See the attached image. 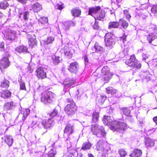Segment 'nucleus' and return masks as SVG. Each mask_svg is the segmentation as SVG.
Here are the masks:
<instances>
[{
  "label": "nucleus",
  "mask_w": 157,
  "mask_h": 157,
  "mask_svg": "<svg viewBox=\"0 0 157 157\" xmlns=\"http://www.w3.org/2000/svg\"><path fill=\"white\" fill-rule=\"evenodd\" d=\"M94 74L98 78L102 76L105 83L108 82L113 75V74L110 72L109 68L107 66L104 67L101 70L99 68H98Z\"/></svg>",
  "instance_id": "f257e3e1"
},
{
  "label": "nucleus",
  "mask_w": 157,
  "mask_h": 157,
  "mask_svg": "<svg viewBox=\"0 0 157 157\" xmlns=\"http://www.w3.org/2000/svg\"><path fill=\"white\" fill-rule=\"evenodd\" d=\"M90 129L92 133L98 137L104 136L106 134L104 128L97 124H92Z\"/></svg>",
  "instance_id": "f03ea898"
},
{
  "label": "nucleus",
  "mask_w": 157,
  "mask_h": 157,
  "mask_svg": "<svg viewBox=\"0 0 157 157\" xmlns=\"http://www.w3.org/2000/svg\"><path fill=\"white\" fill-rule=\"evenodd\" d=\"M127 128L126 124L119 121H114L113 124L110 127L111 130L121 133H123Z\"/></svg>",
  "instance_id": "7ed1b4c3"
},
{
  "label": "nucleus",
  "mask_w": 157,
  "mask_h": 157,
  "mask_svg": "<svg viewBox=\"0 0 157 157\" xmlns=\"http://www.w3.org/2000/svg\"><path fill=\"white\" fill-rule=\"evenodd\" d=\"M55 124L53 119H48V120H43L38 122L37 126L40 128L43 127L46 129H51Z\"/></svg>",
  "instance_id": "20e7f679"
},
{
  "label": "nucleus",
  "mask_w": 157,
  "mask_h": 157,
  "mask_svg": "<svg viewBox=\"0 0 157 157\" xmlns=\"http://www.w3.org/2000/svg\"><path fill=\"white\" fill-rule=\"evenodd\" d=\"M67 100L69 103L68 104L65 108V111L68 115H72L76 111V107L74 102L71 98H67Z\"/></svg>",
  "instance_id": "39448f33"
},
{
  "label": "nucleus",
  "mask_w": 157,
  "mask_h": 157,
  "mask_svg": "<svg viewBox=\"0 0 157 157\" xmlns=\"http://www.w3.org/2000/svg\"><path fill=\"white\" fill-rule=\"evenodd\" d=\"M53 94L51 91L45 92L41 94V101L45 104L51 103L54 98Z\"/></svg>",
  "instance_id": "423d86ee"
},
{
  "label": "nucleus",
  "mask_w": 157,
  "mask_h": 157,
  "mask_svg": "<svg viewBox=\"0 0 157 157\" xmlns=\"http://www.w3.org/2000/svg\"><path fill=\"white\" fill-rule=\"evenodd\" d=\"M114 37L110 33H106L105 36V41L106 46L110 47L115 44Z\"/></svg>",
  "instance_id": "0eeeda50"
},
{
  "label": "nucleus",
  "mask_w": 157,
  "mask_h": 157,
  "mask_svg": "<svg viewBox=\"0 0 157 157\" xmlns=\"http://www.w3.org/2000/svg\"><path fill=\"white\" fill-rule=\"evenodd\" d=\"M45 71V69L43 67H38L36 71V75L39 79H44L46 77Z\"/></svg>",
  "instance_id": "6e6552de"
},
{
  "label": "nucleus",
  "mask_w": 157,
  "mask_h": 157,
  "mask_svg": "<svg viewBox=\"0 0 157 157\" xmlns=\"http://www.w3.org/2000/svg\"><path fill=\"white\" fill-rule=\"evenodd\" d=\"M10 65V62L7 57H4L0 61V68L2 71L7 68Z\"/></svg>",
  "instance_id": "1a4fd4ad"
},
{
  "label": "nucleus",
  "mask_w": 157,
  "mask_h": 157,
  "mask_svg": "<svg viewBox=\"0 0 157 157\" xmlns=\"http://www.w3.org/2000/svg\"><path fill=\"white\" fill-rule=\"evenodd\" d=\"M4 38L6 40H12L14 39L16 36V33L14 31L8 30L4 33Z\"/></svg>",
  "instance_id": "9d476101"
},
{
  "label": "nucleus",
  "mask_w": 157,
  "mask_h": 157,
  "mask_svg": "<svg viewBox=\"0 0 157 157\" xmlns=\"http://www.w3.org/2000/svg\"><path fill=\"white\" fill-rule=\"evenodd\" d=\"M39 21L42 25L43 28L48 29L49 25L48 23V20L47 18L45 17H41L39 19Z\"/></svg>",
  "instance_id": "9b49d317"
},
{
  "label": "nucleus",
  "mask_w": 157,
  "mask_h": 157,
  "mask_svg": "<svg viewBox=\"0 0 157 157\" xmlns=\"http://www.w3.org/2000/svg\"><path fill=\"white\" fill-rule=\"evenodd\" d=\"M75 82V80L70 78H67L64 81L63 85L64 86V89L66 88L73 87Z\"/></svg>",
  "instance_id": "f8f14e48"
},
{
  "label": "nucleus",
  "mask_w": 157,
  "mask_h": 157,
  "mask_svg": "<svg viewBox=\"0 0 157 157\" xmlns=\"http://www.w3.org/2000/svg\"><path fill=\"white\" fill-rule=\"evenodd\" d=\"M74 128L73 124L68 123L66 126L64 131V133H66L67 135H70L74 132Z\"/></svg>",
  "instance_id": "ddd939ff"
},
{
  "label": "nucleus",
  "mask_w": 157,
  "mask_h": 157,
  "mask_svg": "<svg viewBox=\"0 0 157 157\" xmlns=\"http://www.w3.org/2000/svg\"><path fill=\"white\" fill-rule=\"evenodd\" d=\"M113 118L110 116H104V118L102 120L104 124L105 125L112 126L113 124Z\"/></svg>",
  "instance_id": "4468645a"
},
{
  "label": "nucleus",
  "mask_w": 157,
  "mask_h": 157,
  "mask_svg": "<svg viewBox=\"0 0 157 157\" xmlns=\"http://www.w3.org/2000/svg\"><path fill=\"white\" fill-rule=\"evenodd\" d=\"M28 37L29 44L30 46L32 48L34 46L37 45V41L36 36L34 35L31 36L29 35Z\"/></svg>",
  "instance_id": "2eb2a0df"
},
{
  "label": "nucleus",
  "mask_w": 157,
  "mask_h": 157,
  "mask_svg": "<svg viewBox=\"0 0 157 157\" xmlns=\"http://www.w3.org/2000/svg\"><path fill=\"white\" fill-rule=\"evenodd\" d=\"M100 10V6H97L90 8L89 10V14L94 17Z\"/></svg>",
  "instance_id": "dca6fc26"
},
{
  "label": "nucleus",
  "mask_w": 157,
  "mask_h": 157,
  "mask_svg": "<svg viewBox=\"0 0 157 157\" xmlns=\"http://www.w3.org/2000/svg\"><path fill=\"white\" fill-rule=\"evenodd\" d=\"M78 68V63L75 62L70 64L69 70L71 72L75 73Z\"/></svg>",
  "instance_id": "f3484780"
},
{
  "label": "nucleus",
  "mask_w": 157,
  "mask_h": 157,
  "mask_svg": "<svg viewBox=\"0 0 157 157\" xmlns=\"http://www.w3.org/2000/svg\"><path fill=\"white\" fill-rule=\"evenodd\" d=\"M142 154V151L139 149H135L132 152L129 156L132 157H140Z\"/></svg>",
  "instance_id": "a211bd4d"
},
{
  "label": "nucleus",
  "mask_w": 157,
  "mask_h": 157,
  "mask_svg": "<svg viewBox=\"0 0 157 157\" xmlns=\"http://www.w3.org/2000/svg\"><path fill=\"white\" fill-rule=\"evenodd\" d=\"M2 139H3L5 142L9 146H11L13 143V138L12 136L6 135L4 138H2Z\"/></svg>",
  "instance_id": "6ab92c4d"
},
{
  "label": "nucleus",
  "mask_w": 157,
  "mask_h": 157,
  "mask_svg": "<svg viewBox=\"0 0 157 157\" xmlns=\"http://www.w3.org/2000/svg\"><path fill=\"white\" fill-rule=\"evenodd\" d=\"M33 11L35 12H38L42 9L41 5L38 3H36L33 4L32 6Z\"/></svg>",
  "instance_id": "aec40b11"
},
{
  "label": "nucleus",
  "mask_w": 157,
  "mask_h": 157,
  "mask_svg": "<svg viewBox=\"0 0 157 157\" xmlns=\"http://www.w3.org/2000/svg\"><path fill=\"white\" fill-rule=\"evenodd\" d=\"M105 17V12L103 10L99 11L96 15L94 16V18L95 20L97 19L99 20H101L102 19Z\"/></svg>",
  "instance_id": "412c9836"
},
{
  "label": "nucleus",
  "mask_w": 157,
  "mask_h": 157,
  "mask_svg": "<svg viewBox=\"0 0 157 157\" xmlns=\"http://www.w3.org/2000/svg\"><path fill=\"white\" fill-rule=\"evenodd\" d=\"M145 36L147 38V40L150 43H151L153 40L157 38L156 35L153 33H150L146 36L145 35Z\"/></svg>",
  "instance_id": "4be33fe9"
},
{
  "label": "nucleus",
  "mask_w": 157,
  "mask_h": 157,
  "mask_svg": "<svg viewBox=\"0 0 157 157\" xmlns=\"http://www.w3.org/2000/svg\"><path fill=\"white\" fill-rule=\"evenodd\" d=\"M29 113V110L28 109H24V111L22 112L19 114V116L22 117V119L23 121H24L25 120Z\"/></svg>",
  "instance_id": "5701e85b"
},
{
  "label": "nucleus",
  "mask_w": 157,
  "mask_h": 157,
  "mask_svg": "<svg viewBox=\"0 0 157 157\" xmlns=\"http://www.w3.org/2000/svg\"><path fill=\"white\" fill-rule=\"evenodd\" d=\"M1 97L4 98H9L11 95V93L8 90H2L0 92Z\"/></svg>",
  "instance_id": "b1692460"
},
{
  "label": "nucleus",
  "mask_w": 157,
  "mask_h": 157,
  "mask_svg": "<svg viewBox=\"0 0 157 157\" xmlns=\"http://www.w3.org/2000/svg\"><path fill=\"white\" fill-rule=\"evenodd\" d=\"M15 50L19 53L28 52L27 48L24 46H20L17 47L16 48Z\"/></svg>",
  "instance_id": "393cba45"
},
{
  "label": "nucleus",
  "mask_w": 157,
  "mask_h": 157,
  "mask_svg": "<svg viewBox=\"0 0 157 157\" xmlns=\"http://www.w3.org/2000/svg\"><path fill=\"white\" fill-rule=\"evenodd\" d=\"M29 12L28 11H26L23 13L20 14L19 17L23 19L25 21H28L29 17Z\"/></svg>",
  "instance_id": "a878e982"
},
{
  "label": "nucleus",
  "mask_w": 157,
  "mask_h": 157,
  "mask_svg": "<svg viewBox=\"0 0 157 157\" xmlns=\"http://www.w3.org/2000/svg\"><path fill=\"white\" fill-rule=\"evenodd\" d=\"M146 146L147 147L153 146L155 144L154 141L150 138L146 139L145 140Z\"/></svg>",
  "instance_id": "bb28decb"
},
{
  "label": "nucleus",
  "mask_w": 157,
  "mask_h": 157,
  "mask_svg": "<svg viewBox=\"0 0 157 157\" xmlns=\"http://www.w3.org/2000/svg\"><path fill=\"white\" fill-rule=\"evenodd\" d=\"M103 142L101 140H100L96 145V148L97 150H102L104 148Z\"/></svg>",
  "instance_id": "cd10ccee"
},
{
  "label": "nucleus",
  "mask_w": 157,
  "mask_h": 157,
  "mask_svg": "<svg viewBox=\"0 0 157 157\" xmlns=\"http://www.w3.org/2000/svg\"><path fill=\"white\" fill-rule=\"evenodd\" d=\"M91 146V144L89 142H86L84 143L82 147V149L86 150L90 149Z\"/></svg>",
  "instance_id": "c85d7f7f"
},
{
  "label": "nucleus",
  "mask_w": 157,
  "mask_h": 157,
  "mask_svg": "<svg viewBox=\"0 0 157 157\" xmlns=\"http://www.w3.org/2000/svg\"><path fill=\"white\" fill-rule=\"evenodd\" d=\"M119 25L117 22L112 21L109 22V28H117L118 27Z\"/></svg>",
  "instance_id": "c756f323"
},
{
  "label": "nucleus",
  "mask_w": 157,
  "mask_h": 157,
  "mask_svg": "<svg viewBox=\"0 0 157 157\" xmlns=\"http://www.w3.org/2000/svg\"><path fill=\"white\" fill-rule=\"evenodd\" d=\"M81 13V10L78 9H73L71 11V13L73 16L75 17L78 16Z\"/></svg>",
  "instance_id": "7c9ffc66"
},
{
  "label": "nucleus",
  "mask_w": 157,
  "mask_h": 157,
  "mask_svg": "<svg viewBox=\"0 0 157 157\" xmlns=\"http://www.w3.org/2000/svg\"><path fill=\"white\" fill-rule=\"evenodd\" d=\"M141 64L137 60L131 64V67L133 69H138L140 68Z\"/></svg>",
  "instance_id": "2f4dec72"
},
{
  "label": "nucleus",
  "mask_w": 157,
  "mask_h": 157,
  "mask_svg": "<svg viewBox=\"0 0 157 157\" xmlns=\"http://www.w3.org/2000/svg\"><path fill=\"white\" fill-rule=\"evenodd\" d=\"M13 106L14 104L13 102H7L5 104L4 108V109L6 110L10 109Z\"/></svg>",
  "instance_id": "473e14b6"
},
{
  "label": "nucleus",
  "mask_w": 157,
  "mask_h": 157,
  "mask_svg": "<svg viewBox=\"0 0 157 157\" xmlns=\"http://www.w3.org/2000/svg\"><path fill=\"white\" fill-rule=\"evenodd\" d=\"M119 23V25L120 24L124 29H126L128 25V24L127 21L123 19H121Z\"/></svg>",
  "instance_id": "72a5a7b5"
},
{
  "label": "nucleus",
  "mask_w": 157,
  "mask_h": 157,
  "mask_svg": "<svg viewBox=\"0 0 157 157\" xmlns=\"http://www.w3.org/2000/svg\"><path fill=\"white\" fill-rule=\"evenodd\" d=\"M98 102L99 104H102L103 103L106 99V97L103 95H100L97 97Z\"/></svg>",
  "instance_id": "f704fd0d"
},
{
  "label": "nucleus",
  "mask_w": 157,
  "mask_h": 157,
  "mask_svg": "<svg viewBox=\"0 0 157 157\" xmlns=\"http://www.w3.org/2000/svg\"><path fill=\"white\" fill-rule=\"evenodd\" d=\"M59 57L56 56L55 55H53L52 57V59L53 60V62L55 64H57L59 63L60 60L59 59Z\"/></svg>",
  "instance_id": "c9c22d12"
},
{
  "label": "nucleus",
  "mask_w": 157,
  "mask_h": 157,
  "mask_svg": "<svg viewBox=\"0 0 157 157\" xmlns=\"http://www.w3.org/2000/svg\"><path fill=\"white\" fill-rule=\"evenodd\" d=\"M94 48L95 49V51L97 52L101 51L103 49V48L97 42L95 43Z\"/></svg>",
  "instance_id": "e433bc0d"
},
{
  "label": "nucleus",
  "mask_w": 157,
  "mask_h": 157,
  "mask_svg": "<svg viewBox=\"0 0 157 157\" xmlns=\"http://www.w3.org/2000/svg\"><path fill=\"white\" fill-rule=\"evenodd\" d=\"M9 82L7 80L4 79L1 84V86L2 87L7 88L9 86Z\"/></svg>",
  "instance_id": "4c0bfd02"
},
{
  "label": "nucleus",
  "mask_w": 157,
  "mask_h": 157,
  "mask_svg": "<svg viewBox=\"0 0 157 157\" xmlns=\"http://www.w3.org/2000/svg\"><path fill=\"white\" fill-rule=\"evenodd\" d=\"M55 40L53 36H50L48 37L46 40L44 41L45 43L47 44H48L52 43Z\"/></svg>",
  "instance_id": "58836bf2"
},
{
  "label": "nucleus",
  "mask_w": 157,
  "mask_h": 157,
  "mask_svg": "<svg viewBox=\"0 0 157 157\" xmlns=\"http://www.w3.org/2000/svg\"><path fill=\"white\" fill-rule=\"evenodd\" d=\"M8 6V3L6 2L0 3V8L1 9H5Z\"/></svg>",
  "instance_id": "ea45409f"
},
{
  "label": "nucleus",
  "mask_w": 157,
  "mask_h": 157,
  "mask_svg": "<svg viewBox=\"0 0 157 157\" xmlns=\"http://www.w3.org/2000/svg\"><path fill=\"white\" fill-rule=\"evenodd\" d=\"M98 113L96 112H94L93 114V121L95 122L97 121L98 118Z\"/></svg>",
  "instance_id": "a19ab883"
},
{
  "label": "nucleus",
  "mask_w": 157,
  "mask_h": 157,
  "mask_svg": "<svg viewBox=\"0 0 157 157\" xmlns=\"http://www.w3.org/2000/svg\"><path fill=\"white\" fill-rule=\"evenodd\" d=\"M123 13L124 15L125 16L126 18L129 21L131 16L129 13L128 10H125L123 11Z\"/></svg>",
  "instance_id": "79ce46f5"
},
{
  "label": "nucleus",
  "mask_w": 157,
  "mask_h": 157,
  "mask_svg": "<svg viewBox=\"0 0 157 157\" xmlns=\"http://www.w3.org/2000/svg\"><path fill=\"white\" fill-rule=\"evenodd\" d=\"M64 7V4L62 2H59L57 4L56 6V8L59 10H61Z\"/></svg>",
  "instance_id": "37998d69"
},
{
  "label": "nucleus",
  "mask_w": 157,
  "mask_h": 157,
  "mask_svg": "<svg viewBox=\"0 0 157 157\" xmlns=\"http://www.w3.org/2000/svg\"><path fill=\"white\" fill-rule=\"evenodd\" d=\"M120 157H124L127 154L126 152L123 149H120L118 151Z\"/></svg>",
  "instance_id": "c03bdc74"
},
{
  "label": "nucleus",
  "mask_w": 157,
  "mask_h": 157,
  "mask_svg": "<svg viewBox=\"0 0 157 157\" xmlns=\"http://www.w3.org/2000/svg\"><path fill=\"white\" fill-rule=\"evenodd\" d=\"M151 11L155 16H157V6H153L151 8Z\"/></svg>",
  "instance_id": "a18cd8bd"
},
{
  "label": "nucleus",
  "mask_w": 157,
  "mask_h": 157,
  "mask_svg": "<svg viewBox=\"0 0 157 157\" xmlns=\"http://www.w3.org/2000/svg\"><path fill=\"white\" fill-rule=\"evenodd\" d=\"M20 89L26 90L25 83L24 82L21 81L20 82Z\"/></svg>",
  "instance_id": "49530a36"
},
{
  "label": "nucleus",
  "mask_w": 157,
  "mask_h": 157,
  "mask_svg": "<svg viewBox=\"0 0 157 157\" xmlns=\"http://www.w3.org/2000/svg\"><path fill=\"white\" fill-rule=\"evenodd\" d=\"M124 114L126 116H129L130 114V111L127 108H124L123 109Z\"/></svg>",
  "instance_id": "de8ad7c7"
},
{
  "label": "nucleus",
  "mask_w": 157,
  "mask_h": 157,
  "mask_svg": "<svg viewBox=\"0 0 157 157\" xmlns=\"http://www.w3.org/2000/svg\"><path fill=\"white\" fill-rule=\"evenodd\" d=\"M64 25L65 27V29L66 30H68L70 26L69 21L65 22Z\"/></svg>",
  "instance_id": "09e8293b"
},
{
  "label": "nucleus",
  "mask_w": 157,
  "mask_h": 157,
  "mask_svg": "<svg viewBox=\"0 0 157 157\" xmlns=\"http://www.w3.org/2000/svg\"><path fill=\"white\" fill-rule=\"evenodd\" d=\"M58 113V111L56 109H55L53 112L51 113L50 114V116L52 117H54L56 116Z\"/></svg>",
  "instance_id": "8fccbe9b"
},
{
  "label": "nucleus",
  "mask_w": 157,
  "mask_h": 157,
  "mask_svg": "<svg viewBox=\"0 0 157 157\" xmlns=\"http://www.w3.org/2000/svg\"><path fill=\"white\" fill-rule=\"evenodd\" d=\"M65 55L66 56H67L68 58H70L71 57L72 54L70 52L66 51L64 52Z\"/></svg>",
  "instance_id": "3c124183"
},
{
  "label": "nucleus",
  "mask_w": 157,
  "mask_h": 157,
  "mask_svg": "<svg viewBox=\"0 0 157 157\" xmlns=\"http://www.w3.org/2000/svg\"><path fill=\"white\" fill-rule=\"evenodd\" d=\"M131 62H132V63H134V62L136 61L137 60L136 59V57L134 55H133L131 56H130V58L129 59Z\"/></svg>",
  "instance_id": "603ef678"
},
{
  "label": "nucleus",
  "mask_w": 157,
  "mask_h": 157,
  "mask_svg": "<svg viewBox=\"0 0 157 157\" xmlns=\"http://www.w3.org/2000/svg\"><path fill=\"white\" fill-rule=\"evenodd\" d=\"M151 28L153 29L156 33H157V26L154 25H151Z\"/></svg>",
  "instance_id": "864d4df0"
},
{
  "label": "nucleus",
  "mask_w": 157,
  "mask_h": 157,
  "mask_svg": "<svg viewBox=\"0 0 157 157\" xmlns=\"http://www.w3.org/2000/svg\"><path fill=\"white\" fill-rule=\"evenodd\" d=\"M4 43L2 42H0V48H1V51H3L4 50Z\"/></svg>",
  "instance_id": "5fc2aeb1"
},
{
  "label": "nucleus",
  "mask_w": 157,
  "mask_h": 157,
  "mask_svg": "<svg viewBox=\"0 0 157 157\" xmlns=\"http://www.w3.org/2000/svg\"><path fill=\"white\" fill-rule=\"evenodd\" d=\"M125 63L128 66L131 67V64L132 63V62L130 59H129L126 60L125 61Z\"/></svg>",
  "instance_id": "6e6d98bb"
},
{
  "label": "nucleus",
  "mask_w": 157,
  "mask_h": 157,
  "mask_svg": "<svg viewBox=\"0 0 157 157\" xmlns=\"http://www.w3.org/2000/svg\"><path fill=\"white\" fill-rule=\"evenodd\" d=\"M113 88L111 87H108L106 88V91L108 94H110L112 92Z\"/></svg>",
  "instance_id": "4d7b16f0"
},
{
  "label": "nucleus",
  "mask_w": 157,
  "mask_h": 157,
  "mask_svg": "<svg viewBox=\"0 0 157 157\" xmlns=\"http://www.w3.org/2000/svg\"><path fill=\"white\" fill-rule=\"evenodd\" d=\"M93 28L95 29H98L99 28L98 22L95 21L94 25H93Z\"/></svg>",
  "instance_id": "13d9d810"
},
{
  "label": "nucleus",
  "mask_w": 157,
  "mask_h": 157,
  "mask_svg": "<svg viewBox=\"0 0 157 157\" xmlns=\"http://www.w3.org/2000/svg\"><path fill=\"white\" fill-rule=\"evenodd\" d=\"M56 154V152H55L54 153L51 152L49 153L48 155H47L48 156V157H54L55 156V155Z\"/></svg>",
  "instance_id": "bf43d9fd"
},
{
  "label": "nucleus",
  "mask_w": 157,
  "mask_h": 157,
  "mask_svg": "<svg viewBox=\"0 0 157 157\" xmlns=\"http://www.w3.org/2000/svg\"><path fill=\"white\" fill-rule=\"evenodd\" d=\"M69 22L70 25V26H74L75 25L76 23L75 22L73 21H69Z\"/></svg>",
  "instance_id": "052dcab7"
},
{
  "label": "nucleus",
  "mask_w": 157,
  "mask_h": 157,
  "mask_svg": "<svg viewBox=\"0 0 157 157\" xmlns=\"http://www.w3.org/2000/svg\"><path fill=\"white\" fill-rule=\"evenodd\" d=\"M141 15L143 19H145L146 17L147 16V15L144 14V13H141Z\"/></svg>",
  "instance_id": "680f3d73"
},
{
  "label": "nucleus",
  "mask_w": 157,
  "mask_h": 157,
  "mask_svg": "<svg viewBox=\"0 0 157 157\" xmlns=\"http://www.w3.org/2000/svg\"><path fill=\"white\" fill-rule=\"evenodd\" d=\"M18 1L22 3H25L27 2V0H17Z\"/></svg>",
  "instance_id": "e2e57ef3"
},
{
  "label": "nucleus",
  "mask_w": 157,
  "mask_h": 157,
  "mask_svg": "<svg viewBox=\"0 0 157 157\" xmlns=\"http://www.w3.org/2000/svg\"><path fill=\"white\" fill-rule=\"evenodd\" d=\"M84 60L85 61V63L86 64V63H88V59L87 57L86 56H85L84 57Z\"/></svg>",
  "instance_id": "0e129e2a"
},
{
  "label": "nucleus",
  "mask_w": 157,
  "mask_h": 157,
  "mask_svg": "<svg viewBox=\"0 0 157 157\" xmlns=\"http://www.w3.org/2000/svg\"><path fill=\"white\" fill-rule=\"evenodd\" d=\"M153 121L157 124V116L153 118Z\"/></svg>",
  "instance_id": "69168bd1"
},
{
  "label": "nucleus",
  "mask_w": 157,
  "mask_h": 157,
  "mask_svg": "<svg viewBox=\"0 0 157 157\" xmlns=\"http://www.w3.org/2000/svg\"><path fill=\"white\" fill-rule=\"evenodd\" d=\"M128 48H127L126 50H124V53L125 54V56L126 55H127L128 53Z\"/></svg>",
  "instance_id": "338daca9"
},
{
  "label": "nucleus",
  "mask_w": 157,
  "mask_h": 157,
  "mask_svg": "<svg viewBox=\"0 0 157 157\" xmlns=\"http://www.w3.org/2000/svg\"><path fill=\"white\" fill-rule=\"evenodd\" d=\"M116 91H117L116 90L112 89V92H111V94H114L116 93Z\"/></svg>",
  "instance_id": "774afa93"
}]
</instances>
